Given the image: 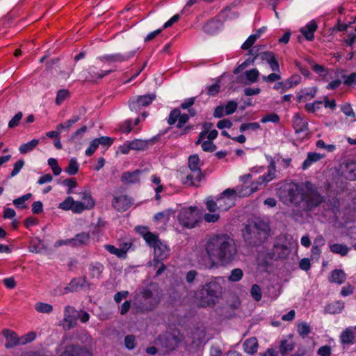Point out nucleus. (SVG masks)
I'll list each match as a JSON object with an SVG mask.
<instances>
[{
	"label": "nucleus",
	"instance_id": "f257e3e1",
	"mask_svg": "<svg viewBox=\"0 0 356 356\" xmlns=\"http://www.w3.org/2000/svg\"><path fill=\"white\" fill-rule=\"evenodd\" d=\"M280 200L286 205H293L291 216L296 221L302 218V212H311L325 203V210L330 211L336 214L339 207V202L337 197H332L327 202L317 188L311 182L305 183H287L282 186L277 192Z\"/></svg>",
	"mask_w": 356,
	"mask_h": 356
},
{
	"label": "nucleus",
	"instance_id": "f03ea898",
	"mask_svg": "<svg viewBox=\"0 0 356 356\" xmlns=\"http://www.w3.org/2000/svg\"><path fill=\"white\" fill-rule=\"evenodd\" d=\"M237 256L238 249L233 238L227 234H214L206 240L198 264L204 268L212 269L229 264Z\"/></svg>",
	"mask_w": 356,
	"mask_h": 356
},
{
	"label": "nucleus",
	"instance_id": "7ed1b4c3",
	"mask_svg": "<svg viewBox=\"0 0 356 356\" xmlns=\"http://www.w3.org/2000/svg\"><path fill=\"white\" fill-rule=\"evenodd\" d=\"M270 234L269 225L260 218L248 220L242 230L245 243L250 248L261 245Z\"/></svg>",
	"mask_w": 356,
	"mask_h": 356
},
{
	"label": "nucleus",
	"instance_id": "20e7f679",
	"mask_svg": "<svg viewBox=\"0 0 356 356\" xmlns=\"http://www.w3.org/2000/svg\"><path fill=\"white\" fill-rule=\"evenodd\" d=\"M221 280L220 277H211L202 285L199 296L202 306H213L216 300L221 297L222 293Z\"/></svg>",
	"mask_w": 356,
	"mask_h": 356
},
{
	"label": "nucleus",
	"instance_id": "39448f33",
	"mask_svg": "<svg viewBox=\"0 0 356 356\" xmlns=\"http://www.w3.org/2000/svg\"><path fill=\"white\" fill-rule=\"evenodd\" d=\"M159 304V299L148 289H143L135 295L134 306L138 312L145 313L153 310Z\"/></svg>",
	"mask_w": 356,
	"mask_h": 356
},
{
	"label": "nucleus",
	"instance_id": "423d86ee",
	"mask_svg": "<svg viewBox=\"0 0 356 356\" xmlns=\"http://www.w3.org/2000/svg\"><path fill=\"white\" fill-rule=\"evenodd\" d=\"M68 339L67 335L63 337L60 348L56 350L57 353L60 351L59 356H92V352L86 346H81L79 343L67 344Z\"/></svg>",
	"mask_w": 356,
	"mask_h": 356
},
{
	"label": "nucleus",
	"instance_id": "0eeeda50",
	"mask_svg": "<svg viewBox=\"0 0 356 356\" xmlns=\"http://www.w3.org/2000/svg\"><path fill=\"white\" fill-rule=\"evenodd\" d=\"M201 213L197 207L182 209L178 216L179 223L186 228H193L201 220Z\"/></svg>",
	"mask_w": 356,
	"mask_h": 356
},
{
	"label": "nucleus",
	"instance_id": "6e6552de",
	"mask_svg": "<svg viewBox=\"0 0 356 356\" xmlns=\"http://www.w3.org/2000/svg\"><path fill=\"white\" fill-rule=\"evenodd\" d=\"M156 94H147L138 97H134L129 101V107L131 111L137 112L142 107L147 106L156 99Z\"/></svg>",
	"mask_w": 356,
	"mask_h": 356
},
{
	"label": "nucleus",
	"instance_id": "1a4fd4ad",
	"mask_svg": "<svg viewBox=\"0 0 356 356\" xmlns=\"http://www.w3.org/2000/svg\"><path fill=\"white\" fill-rule=\"evenodd\" d=\"M236 192L234 189L227 188L224 191L220 196L218 197V208L220 211H227L234 204V199Z\"/></svg>",
	"mask_w": 356,
	"mask_h": 356
},
{
	"label": "nucleus",
	"instance_id": "9d476101",
	"mask_svg": "<svg viewBox=\"0 0 356 356\" xmlns=\"http://www.w3.org/2000/svg\"><path fill=\"white\" fill-rule=\"evenodd\" d=\"M81 199L84 200L83 202L74 200V204L72 209L73 213H79L86 209H90L94 207L95 201L89 193H83Z\"/></svg>",
	"mask_w": 356,
	"mask_h": 356
},
{
	"label": "nucleus",
	"instance_id": "9b49d317",
	"mask_svg": "<svg viewBox=\"0 0 356 356\" xmlns=\"http://www.w3.org/2000/svg\"><path fill=\"white\" fill-rule=\"evenodd\" d=\"M92 284L88 282L86 277L73 278L68 286L64 288V293L70 292H75L79 290V288L90 290Z\"/></svg>",
	"mask_w": 356,
	"mask_h": 356
},
{
	"label": "nucleus",
	"instance_id": "f8f14e48",
	"mask_svg": "<svg viewBox=\"0 0 356 356\" xmlns=\"http://www.w3.org/2000/svg\"><path fill=\"white\" fill-rule=\"evenodd\" d=\"M154 259L153 262L154 267H157L161 261L165 259L168 257L169 255L170 250L167 245L162 241L159 242V243H157V245L154 247Z\"/></svg>",
	"mask_w": 356,
	"mask_h": 356
},
{
	"label": "nucleus",
	"instance_id": "ddd939ff",
	"mask_svg": "<svg viewBox=\"0 0 356 356\" xmlns=\"http://www.w3.org/2000/svg\"><path fill=\"white\" fill-rule=\"evenodd\" d=\"M239 13L238 11L232 10L229 7H227L220 13L214 20L216 21L215 22H227L237 19ZM212 21H213V19H212Z\"/></svg>",
	"mask_w": 356,
	"mask_h": 356
},
{
	"label": "nucleus",
	"instance_id": "4468645a",
	"mask_svg": "<svg viewBox=\"0 0 356 356\" xmlns=\"http://www.w3.org/2000/svg\"><path fill=\"white\" fill-rule=\"evenodd\" d=\"M131 199L127 195L115 197L112 201L113 207L118 211H124L131 205Z\"/></svg>",
	"mask_w": 356,
	"mask_h": 356
},
{
	"label": "nucleus",
	"instance_id": "2eb2a0df",
	"mask_svg": "<svg viewBox=\"0 0 356 356\" xmlns=\"http://www.w3.org/2000/svg\"><path fill=\"white\" fill-rule=\"evenodd\" d=\"M2 334L6 339L5 344L6 348L22 345V339L19 338L15 332L6 329L3 330Z\"/></svg>",
	"mask_w": 356,
	"mask_h": 356
},
{
	"label": "nucleus",
	"instance_id": "dca6fc26",
	"mask_svg": "<svg viewBox=\"0 0 356 356\" xmlns=\"http://www.w3.org/2000/svg\"><path fill=\"white\" fill-rule=\"evenodd\" d=\"M161 339L162 340V345L168 350H175L181 341V339L175 333L168 334L161 337Z\"/></svg>",
	"mask_w": 356,
	"mask_h": 356
},
{
	"label": "nucleus",
	"instance_id": "f3484780",
	"mask_svg": "<svg viewBox=\"0 0 356 356\" xmlns=\"http://www.w3.org/2000/svg\"><path fill=\"white\" fill-rule=\"evenodd\" d=\"M141 172L142 171L140 170L123 172L121 176V181L125 185L139 183V175Z\"/></svg>",
	"mask_w": 356,
	"mask_h": 356
},
{
	"label": "nucleus",
	"instance_id": "a211bd4d",
	"mask_svg": "<svg viewBox=\"0 0 356 356\" xmlns=\"http://www.w3.org/2000/svg\"><path fill=\"white\" fill-rule=\"evenodd\" d=\"M341 342L343 344H353L356 341L353 327L346 328L340 335Z\"/></svg>",
	"mask_w": 356,
	"mask_h": 356
},
{
	"label": "nucleus",
	"instance_id": "6ab92c4d",
	"mask_svg": "<svg viewBox=\"0 0 356 356\" xmlns=\"http://www.w3.org/2000/svg\"><path fill=\"white\" fill-rule=\"evenodd\" d=\"M318 28L317 24H308L300 29V33L308 41H312L314 39V32Z\"/></svg>",
	"mask_w": 356,
	"mask_h": 356
},
{
	"label": "nucleus",
	"instance_id": "aec40b11",
	"mask_svg": "<svg viewBox=\"0 0 356 356\" xmlns=\"http://www.w3.org/2000/svg\"><path fill=\"white\" fill-rule=\"evenodd\" d=\"M134 51L131 53L129 55L124 56L120 54H113V55H105L99 58V60L106 63H113V62H122L127 60L129 58L131 57L134 54Z\"/></svg>",
	"mask_w": 356,
	"mask_h": 356
},
{
	"label": "nucleus",
	"instance_id": "412c9836",
	"mask_svg": "<svg viewBox=\"0 0 356 356\" xmlns=\"http://www.w3.org/2000/svg\"><path fill=\"white\" fill-rule=\"evenodd\" d=\"M103 270L104 266L100 263H92L89 265V274L92 279H99Z\"/></svg>",
	"mask_w": 356,
	"mask_h": 356
},
{
	"label": "nucleus",
	"instance_id": "4be33fe9",
	"mask_svg": "<svg viewBox=\"0 0 356 356\" xmlns=\"http://www.w3.org/2000/svg\"><path fill=\"white\" fill-rule=\"evenodd\" d=\"M243 346L247 353L254 354L257 351L258 342L255 337H252L245 340Z\"/></svg>",
	"mask_w": 356,
	"mask_h": 356
},
{
	"label": "nucleus",
	"instance_id": "5701e85b",
	"mask_svg": "<svg viewBox=\"0 0 356 356\" xmlns=\"http://www.w3.org/2000/svg\"><path fill=\"white\" fill-rule=\"evenodd\" d=\"M293 127L296 132H302L308 129L307 122L298 113H296L293 117Z\"/></svg>",
	"mask_w": 356,
	"mask_h": 356
},
{
	"label": "nucleus",
	"instance_id": "b1692460",
	"mask_svg": "<svg viewBox=\"0 0 356 356\" xmlns=\"http://www.w3.org/2000/svg\"><path fill=\"white\" fill-rule=\"evenodd\" d=\"M90 235L88 233L82 232L76 235L74 238L69 239L72 242V246H79L85 245L89 241Z\"/></svg>",
	"mask_w": 356,
	"mask_h": 356
},
{
	"label": "nucleus",
	"instance_id": "393cba45",
	"mask_svg": "<svg viewBox=\"0 0 356 356\" xmlns=\"http://www.w3.org/2000/svg\"><path fill=\"white\" fill-rule=\"evenodd\" d=\"M131 148L134 150H144L147 147L153 143V140H143L140 139H136L129 143Z\"/></svg>",
	"mask_w": 356,
	"mask_h": 356
},
{
	"label": "nucleus",
	"instance_id": "a878e982",
	"mask_svg": "<svg viewBox=\"0 0 356 356\" xmlns=\"http://www.w3.org/2000/svg\"><path fill=\"white\" fill-rule=\"evenodd\" d=\"M138 11V8L132 6L131 8H127L123 10L120 14V19L124 21L131 20L134 16H136V13Z\"/></svg>",
	"mask_w": 356,
	"mask_h": 356
},
{
	"label": "nucleus",
	"instance_id": "bb28decb",
	"mask_svg": "<svg viewBox=\"0 0 356 356\" xmlns=\"http://www.w3.org/2000/svg\"><path fill=\"white\" fill-rule=\"evenodd\" d=\"M323 158V155L316 153V152H309L307 154V159L302 163V168L303 170H306L309 168L313 163L316 162L321 160Z\"/></svg>",
	"mask_w": 356,
	"mask_h": 356
},
{
	"label": "nucleus",
	"instance_id": "cd10ccee",
	"mask_svg": "<svg viewBox=\"0 0 356 356\" xmlns=\"http://www.w3.org/2000/svg\"><path fill=\"white\" fill-rule=\"evenodd\" d=\"M275 163L274 161H271L269 167H268V172L267 175H264L259 178V184L264 183V182H268L271 181L275 177Z\"/></svg>",
	"mask_w": 356,
	"mask_h": 356
},
{
	"label": "nucleus",
	"instance_id": "c85d7f7f",
	"mask_svg": "<svg viewBox=\"0 0 356 356\" xmlns=\"http://www.w3.org/2000/svg\"><path fill=\"white\" fill-rule=\"evenodd\" d=\"M273 254L279 259H284L286 257L289 250L285 245L275 244L273 247Z\"/></svg>",
	"mask_w": 356,
	"mask_h": 356
},
{
	"label": "nucleus",
	"instance_id": "c756f323",
	"mask_svg": "<svg viewBox=\"0 0 356 356\" xmlns=\"http://www.w3.org/2000/svg\"><path fill=\"white\" fill-rule=\"evenodd\" d=\"M346 280V274L342 270H334L331 273L330 281L338 284H342Z\"/></svg>",
	"mask_w": 356,
	"mask_h": 356
},
{
	"label": "nucleus",
	"instance_id": "7c9ffc66",
	"mask_svg": "<svg viewBox=\"0 0 356 356\" xmlns=\"http://www.w3.org/2000/svg\"><path fill=\"white\" fill-rule=\"evenodd\" d=\"M88 127L86 125H83L80 129H77L72 134L69 142L71 143H77L83 137V134L87 131Z\"/></svg>",
	"mask_w": 356,
	"mask_h": 356
},
{
	"label": "nucleus",
	"instance_id": "2f4dec72",
	"mask_svg": "<svg viewBox=\"0 0 356 356\" xmlns=\"http://www.w3.org/2000/svg\"><path fill=\"white\" fill-rule=\"evenodd\" d=\"M105 248L110 253L116 255L119 258L124 259L127 257V249H124V248L118 249L112 245H106Z\"/></svg>",
	"mask_w": 356,
	"mask_h": 356
},
{
	"label": "nucleus",
	"instance_id": "473e14b6",
	"mask_svg": "<svg viewBox=\"0 0 356 356\" xmlns=\"http://www.w3.org/2000/svg\"><path fill=\"white\" fill-rule=\"evenodd\" d=\"M330 251L333 253L339 254L341 256H345L348 254L349 248L346 245L334 243L330 245Z\"/></svg>",
	"mask_w": 356,
	"mask_h": 356
},
{
	"label": "nucleus",
	"instance_id": "72a5a7b5",
	"mask_svg": "<svg viewBox=\"0 0 356 356\" xmlns=\"http://www.w3.org/2000/svg\"><path fill=\"white\" fill-rule=\"evenodd\" d=\"M39 144L38 139H33L30 142H28L25 144L22 145L19 150L21 154H26L31 151H32Z\"/></svg>",
	"mask_w": 356,
	"mask_h": 356
},
{
	"label": "nucleus",
	"instance_id": "f704fd0d",
	"mask_svg": "<svg viewBox=\"0 0 356 356\" xmlns=\"http://www.w3.org/2000/svg\"><path fill=\"white\" fill-rule=\"evenodd\" d=\"M293 348V343L289 341L288 340H282L281 341L279 350L282 355H284L291 352Z\"/></svg>",
	"mask_w": 356,
	"mask_h": 356
},
{
	"label": "nucleus",
	"instance_id": "c9c22d12",
	"mask_svg": "<svg viewBox=\"0 0 356 356\" xmlns=\"http://www.w3.org/2000/svg\"><path fill=\"white\" fill-rule=\"evenodd\" d=\"M79 164L75 158H72L70 160L68 166L65 169V171L70 175H74L79 172Z\"/></svg>",
	"mask_w": 356,
	"mask_h": 356
},
{
	"label": "nucleus",
	"instance_id": "e433bc0d",
	"mask_svg": "<svg viewBox=\"0 0 356 356\" xmlns=\"http://www.w3.org/2000/svg\"><path fill=\"white\" fill-rule=\"evenodd\" d=\"M31 193H27L24 195H22V197H19L17 199H15L13 200V204L19 209H26L27 208V205L24 204V202L29 200L31 197Z\"/></svg>",
	"mask_w": 356,
	"mask_h": 356
},
{
	"label": "nucleus",
	"instance_id": "4c0bfd02",
	"mask_svg": "<svg viewBox=\"0 0 356 356\" xmlns=\"http://www.w3.org/2000/svg\"><path fill=\"white\" fill-rule=\"evenodd\" d=\"M202 176V173L200 169L191 170V174L186 176V181L185 183H187V181H191V185L195 186L193 180L200 181L201 180Z\"/></svg>",
	"mask_w": 356,
	"mask_h": 356
},
{
	"label": "nucleus",
	"instance_id": "58836bf2",
	"mask_svg": "<svg viewBox=\"0 0 356 356\" xmlns=\"http://www.w3.org/2000/svg\"><path fill=\"white\" fill-rule=\"evenodd\" d=\"M35 309L38 312L42 314H49L53 311V307L51 305L44 302H37L35 305Z\"/></svg>",
	"mask_w": 356,
	"mask_h": 356
},
{
	"label": "nucleus",
	"instance_id": "ea45409f",
	"mask_svg": "<svg viewBox=\"0 0 356 356\" xmlns=\"http://www.w3.org/2000/svg\"><path fill=\"white\" fill-rule=\"evenodd\" d=\"M144 239L149 244V246L153 248L159 243L161 241L159 239V236L152 232L145 233Z\"/></svg>",
	"mask_w": 356,
	"mask_h": 356
},
{
	"label": "nucleus",
	"instance_id": "a19ab883",
	"mask_svg": "<svg viewBox=\"0 0 356 356\" xmlns=\"http://www.w3.org/2000/svg\"><path fill=\"white\" fill-rule=\"evenodd\" d=\"M199 275V273L196 270H190L186 274V281L190 285H193L195 284V281L197 280Z\"/></svg>",
	"mask_w": 356,
	"mask_h": 356
},
{
	"label": "nucleus",
	"instance_id": "79ce46f5",
	"mask_svg": "<svg viewBox=\"0 0 356 356\" xmlns=\"http://www.w3.org/2000/svg\"><path fill=\"white\" fill-rule=\"evenodd\" d=\"M246 79L250 83H255L258 80L259 76V72L257 69H252L251 70H247L245 72Z\"/></svg>",
	"mask_w": 356,
	"mask_h": 356
},
{
	"label": "nucleus",
	"instance_id": "37998d69",
	"mask_svg": "<svg viewBox=\"0 0 356 356\" xmlns=\"http://www.w3.org/2000/svg\"><path fill=\"white\" fill-rule=\"evenodd\" d=\"M124 346L129 350H133L136 346V337L133 334L127 335L124 338Z\"/></svg>",
	"mask_w": 356,
	"mask_h": 356
},
{
	"label": "nucleus",
	"instance_id": "c03bdc74",
	"mask_svg": "<svg viewBox=\"0 0 356 356\" xmlns=\"http://www.w3.org/2000/svg\"><path fill=\"white\" fill-rule=\"evenodd\" d=\"M250 293L252 298L255 301H259L261 299V291L260 286L258 284H253L250 289Z\"/></svg>",
	"mask_w": 356,
	"mask_h": 356
},
{
	"label": "nucleus",
	"instance_id": "a18cd8bd",
	"mask_svg": "<svg viewBox=\"0 0 356 356\" xmlns=\"http://www.w3.org/2000/svg\"><path fill=\"white\" fill-rule=\"evenodd\" d=\"M200 159L197 154L192 155L188 158V167L191 170L200 169L199 167Z\"/></svg>",
	"mask_w": 356,
	"mask_h": 356
},
{
	"label": "nucleus",
	"instance_id": "49530a36",
	"mask_svg": "<svg viewBox=\"0 0 356 356\" xmlns=\"http://www.w3.org/2000/svg\"><path fill=\"white\" fill-rule=\"evenodd\" d=\"M243 273L240 268H235L231 271L228 279L231 282H238L243 277Z\"/></svg>",
	"mask_w": 356,
	"mask_h": 356
},
{
	"label": "nucleus",
	"instance_id": "de8ad7c7",
	"mask_svg": "<svg viewBox=\"0 0 356 356\" xmlns=\"http://www.w3.org/2000/svg\"><path fill=\"white\" fill-rule=\"evenodd\" d=\"M73 204L74 199L72 197L69 196L63 202L60 203L58 208L65 211H72Z\"/></svg>",
	"mask_w": 356,
	"mask_h": 356
},
{
	"label": "nucleus",
	"instance_id": "09e8293b",
	"mask_svg": "<svg viewBox=\"0 0 356 356\" xmlns=\"http://www.w3.org/2000/svg\"><path fill=\"white\" fill-rule=\"evenodd\" d=\"M48 164L51 168L54 175L58 176L61 173L62 169L58 165L57 160L54 158H50L48 160Z\"/></svg>",
	"mask_w": 356,
	"mask_h": 356
},
{
	"label": "nucleus",
	"instance_id": "8fccbe9b",
	"mask_svg": "<svg viewBox=\"0 0 356 356\" xmlns=\"http://www.w3.org/2000/svg\"><path fill=\"white\" fill-rule=\"evenodd\" d=\"M298 331L302 337H305L310 333L311 328L307 323L302 322L298 324Z\"/></svg>",
	"mask_w": 356,
	"mask_h": 356
},
{
	"label": "nucleus",
	"instance_id": "3c124183",
	"mask_svg": "<svg viewBox=\"0 0 356 356\" xmlns=\"http://www.w3.org/2000/svg\"><path fill=\"white\" fill-rule=\"evenodd\" d=\"M77 319V316H64V321L67 323L65 325V329L70 330L74 327L76 324Z\"/></svg>",
	"mask_w": 356,
	"mask_h": 356
},
{
	"label": "nucleus",
	"instance_id": "603ef678",
	"mask_svg": "<svg viewBox=\"0 0 356 356\" xmlns=\"http://www.w3.org/2000/svg\"><path fill=\"white\" fill-rule=\"evenodd\" d=\"M316 88H313L310 90V92L303 93L302 95H300L298 96V102H306L307 100V97H309L310 98H313L316 93Z\"/></svg>",
	"mask_w": 356,
	"mask_h": 356
},
{
	"label": "nucleus",
	"instance_id": "864d4df0",
	"mask_svg": "<svg viewBox=\"0 0 356 356\" xmlns=\"http://www.w3.org/2000/svg\"><path fill=\"white\" fill-rule=\"evenodd\" d=\"M69 95V91L65 89H61L58 91L56 98V104L60 105Z\"/></svg>",
	"mask_w": 356,
	"mask_h": 356
},
{
	"label": "nucleus",
	"instance_id": "5fc2aeb1",
	"mask_svg": "<svg viewBox=\"0 0 356 356\" xmlns=\"http://www.w3.org/2000/svg\"><path fill=\"white\" fill-rule=\"evenodd\" d=\"M256 57L257 56H255L252 59L248 58L245 61H244L243 63L239 65L236 69H234V74H237L243 70H245L248 65L253 64Z\"/></svg>",
	"mask_w": 356,
	"mask_h": 356
},
{
	"label": "nucleus",
	"instance_id": "6e6d98bb",
	"mask_svg": "<svg viewBox=\"0 0 356 356\" xmlns=\"http://www.w3.org/2000/svg\"><path fill=\"white\" fill-rule=\"evenodd\" d=\"M181 111L179 108H175L172 110L169 115L168 122L169 124H174L180 116Z\"/></svg>",
	"mask_w": 356,
	"mask_h": 356
},
{
	"label": "nucleus",
	"instance_id": "4d7b16f0",
	"mask_svg": "<svg viewBox=\"0 0 356 356\" xmlns=\"http://www.w3.org/2000/svg\"><path fill=\"white\" fill-rule=\"evenodd\" d=\"M62 184L68 187L67 193L70 194L72 193V189L76 187L77 182L75 178L66 179L63 181Z\"/></svg>",
	"mask_w": 356,
	"mask_h": 356
},
{
	"label": "nucleus",
	"instance_id": "13d9d810",
	"mask_svg": "<svg viewBox=\"0 0 356 356\" xmlns=\"http://www.w3.org/2000/svg\"><path fill=\"white\" fill-rule=\"evenodd\" d=\"M172 24H164L163 26V29H157L153 32H151L150 33H149L147 37L145 38V42H148V41H150L152 40V39H154L156 35H158L161 31L163 29H165L170 26H171Z\"/></svg>",
	"mask_w": 356,
	"mask_h": 356
},
{
	"label": "nucleus",
	"instance_id": "bf43d9fd",
	"mask_svg": "<svg viewBox=\"0 0 356 356\" xmlns=\"http://www.w3.org/2000/svg\"><path fill=\"white\" fill-rule=\"evenodd\" d=\"M258 39V34H252L249 36L246 41L243 44L241 48L243 49H248L253 45L255 41Z\"/></svg>",
	"mask_w": 356,
	"mask_h": 356
},
{
	"label": "nucleus",
	"instance_id": "052dcab7",
	"mask_svg": "<svg viewBox=\"0 0 356 356\" xmlns=\"http://www.w3.org/2000/svg\"><path fill=\"white\" fill-rule=\"evenodd\" d=\"M337 307L332 305H329L326 307V311L330 314H336L341 312L343 307V304L339 302H336Z\"/></svg>",
	"mask_w": 356,
	"mask_h": 356
},
{
	"label": "nucleus",
	"instance_id": "680f3d73",
	"mask_svg": "<svg viewBox=\"0 0 356 356\" xmlns=\"http://www.w3.org/2000/svg\"><path fill=\"white\" fill-rule=\"evenodd\" d=\"M279 121H280V117L276 113L268 114V115L264 116L261 120V122L262 123H266L268 122H273L277 123Z\"/></svg>",
	"mask_w": 356,
	"mask_h": 356
},
{
	"label": "nucleus",
	"instance_id": "e2e57ef3",
	"mask_svg": "<svg viewBox=\"0 0 356 356\" xmlns=\"http://www.w3.org/2000/svg\"><path fill=\"white\" fill-rule=\"evenodd\" d=\"M23 114L22 112H18L8 122V127L10 129L15 128L18 126Z\"/></svg>",
	"mask_w": 356,
	"mask_h": 356
},
{
	"label": "nucleus",
	"instance_id": "0e129e2a",
	"mask_svg": "<svg viewBox=\"0 0 356 356\" xmlns=\"http://www.w3.org/2000/svg\"><path fill=\"white\" fill-rule=\"evenodd\" d=\"M202 148L204 152H212L216 149V145L211 140H207L202 143Z\"/></svg>",
	"mask_w": 356,
	"mask_h": 356
},
{
	"label": "nucleus",
	"instance_id": "69168bd1",
	"mask_svg": "<svg viewBox=\"0 0 356 356\" xmlns=\"http://www.w3.org/2000/svg\"><path fill=\"white\" fill-rule=\"evenodd\" d=\"M98 145H102L103 146H111L113 143V139L108 136H102L100 138H95Z\"/></svg>",
	"mask_w": 356,
	"mask_h": 356
},
{
	"label": "nucleus",
	"instance_id": "338daca9",
	"mask_svg": "<svg viewBox=\"0 0 356 356\" xmlns=\"http://www.w3.org/2000/svg\"><path fill=\"white\" fill-rule=\"evenodd\" d=\"M237 108V103L234 101H229L225 106V112L226 115L233 113Z\"/></svg>",
	"mask_w": 356,
	"mask_h": 356
},
{
	"label": "nucleus",
	"instance_id": "774afa93",
	"mask_svg": "<svg viewBox=\"0 0 356 356\" xmlns=\"http://www.w3.org/2000/svg\"><path fill=\"white\" fill-rule=\"evenodd\" d=\"M202 30L207 34H213L217 31L218 26L216 24H204Z\"/></svg>",
	"mask_w": 356,
	"mask_h": 356
}]
</instances>
